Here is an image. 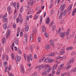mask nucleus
<instances>
[{"instance_id": "4be33fe9", "label": "nucleus", "mask_w": 76, "mask_h": 76, "mask_svg": "<svg viewBox=\"0 0 76 76\" xmlns=\"http://www.w3.org/2000/svg\"><path fill=\"white\" fill-rule=\"evenodd\" d=\"M24 38H25L24 39H25V40H26V39L28 40V36H27V35L26 34H24Z\"/></svg>"}, {"instance_id": "20e7f679", "label": "nucleus", "mask_w": 76, "mask_h": 76, "mask_svg": "<svg viewBox=\"0 0 76 76\" xmlns=\"http://www.w3.org/2000/svg\"><path fill=\"white\" fill-rule=\"evenodd\" d=\"M66 6V4H62L61 5L60 7L59 8V9L61 10V11H63L64 8H65V7Z\"/></svg>"}, {"instance_id": "e2e57ef3", "label": "nucleus", "mask_w": 76, "mask_h": 76, "mask_svg": "<svg viewBox=\"0 0 76 76\" xmlns=\"http://www.w3.org/2000/svg\"><path fill=\"white\" fill-rule=\"evenodd\" d=\"M62 68H63L62 67H61V66H59V67H58V70H61V69H62Z\"/></svg>"}, {"instance_id": "864d4df0", "label": "nucleus", "mask_w": 76, "mask_h": 76, "mask_svg": "<svg viewBox=\"0 0 76 76\" xmlns=\"http://www.w3.org/2000/svg\"><path fill=\"white\" fill-rule=\"evenodd\" d=\"M24 58H25V60H26V54H24Z\"/></svg>"}, {"instance_id": "13d9d810", "label": "nucleus", "mask_w": 76, "mask_h": 76, "mask_svg": "<svg viewBox=\"0 0 76 76\" xmlns=\"http://www.w3.org/2000/svg\"><path fill=\"white\" fill-rule=\"evenodd\" d=\"M7 35L6 36V38H7V37H9V35H10V33H8V32H7Z\"/></svg>"}, {"instance_id": "4c0bfd02", "label": "nucleus", "mask_w": 76, "mask_h": 76, "mask_svg": "<svg viewBox=\"0 0 76 76\" xmlns=\"http://www.w3.org/2000/svg\"><path fill=\"white\" fill-rule=\"evenodd\" d=\"M45 36L46 37V38H47L48 37V36H49V35H48V34L45 32Z\"/></svg>"}, {"instance_id": "bb28decb", "label": "nucleus", "mask_w": 76, "mask_h": 76, "mask_svg": "<svg viewBox=\"0 0 76 76\" xmlns=\"http://www.w3.org/2000/svg\"><path fill=\"white\" fill-rule=\"evenodd\" d=\"M63 12L61 13V14L59 17V19H61L62 16H63Z\"/></svg>"}, {"instance_id": "a878e982", "label": "nucleus", "mask_w": 76, "mask_h": 76, "mask_svg": "<svg viewBox=\"0 0 76 76\" xmlns=\"http://www.w3.org/2000/svg\"><path fill=\"white\" fill-rule=\"evenodd\" d=\"M67 10H65L64 11L63 13V15L64 16H66V13H67Z\"/></svg>"}, {"instance_id": "f3484780", "label": "nucleus", "mask_w": 76, "mask_h": 76, "mask_svg": "<svg viewBox=\"0 0 76 76\" xmlns=\"http://www.w3.org/2000/svg\"><path fill=\"white\" fill-rule=\"evenodd\" d=\"M76 13V8H75L72 11V15L73 16L75 15V13Z\"/></svg>"}, {"instance_id": "4468645a", "label": "nucleus", "mask_w": 76, "mask_h": 76, "mask_svg": "<svg viewBox=\"0 0 76 76\" xmlns=\"http://www.w3.org/2000/svg\"><path fill=\"white\" fill-rule=\"evenodd\" d=\"M51 46H50V45H48L45 46V48L46 49V50H50V48Z\"/></svg>"}, {"instance_id": "b1692460", "label": "nucleus", "mask_w": 76, "mask_h": 76, "mask_svg": "<svg viewBox=\"0 0 76 76\" xmlns=\"http://www.w3.org/2000/svg\"><path fill=\"white\" fill-rule=\"evenodd\" d=\"M34 48V45H33L30 47V51H32Z\"/></svg>"}, {"instance_id": "423d86ee", "label": "nucleus", "mask_w": 76, "mask_h": 76, "mask_svg": "<svg viewBox=\"0 0 76 76\" xmlns=\"http://www.w3.org/2000/svg\"><path fill=\"white\" fill-rule=\"evenodd\" d=\"M14 41L15 44L18 45V44H19V41H18V39L17 38V37H16L14 39Z\"/></svg>"}, {"instance_id": "603ef678", "label": "nucleus", "mask_w": 76, "mask_h": 76, "mask_svg": "<svg viewBox=\"0 0 76 76\" xmlns=\"http://www.w3.org/2000/svg\"><path fill=\"white\" fill-rule=\"evenodd\" d=\"M20 12L21 13H22V12H23V8H21L20 9Z\"/></svg>"}, {"instance_id": "7ed1b4c3", "label": "nucleus", "mask_w": 76, "mask_h": 76, "mask_svg": "<svg viewBox=\"0 0 76 76\" xmlns=\"http://www.w3.org/2000/svg\"><path fill=\"white\" fill-rule=\"evenodd\" d=\"M33 57H32V55L31 53L29 55H27V59L28 62H29V60H30L31 61H32V59Z\"/></svg>"}, {"instance_id": "f8f14e48", "label": "nucleus", "mask_w": 76, "mask_h": 76, "mask_svg": "<svg viewBox=\"0 0 76 76\" xmlns=\"http://www.w3.org/2000/svg\"><path fill=\"white\" fill-rule=\"evenodd\" d=\"M7 10L9 12V13L10 14H11L12 13V11H11V7H7Z\"/></svg>"}, {"instance_id": "e433bc0d", "label": "nucleus", "mask_w": 76, "mask_h": 76, "mask_svg": "<svg viewBox=\"0 0 76 76\" xmlns=\"http://www.w3.org/2000/svg\"><path fill=\"white\" fill-rule=\"evenodd\" d=\"M29 10L30 11L29 12L31 14H32V13H33V12H34V11L32 9H30Z\"/></svg>"}, {"instance_id": "49530a36", "label": "nucleus", "mask_w": 76, "mask_h": 76, "mask_svg": "<svg viewBox=\"0 0 76 76\" xmlns=\"http://www.w3.org/2000/svg\"><path fill=\"white\" fill-rule=\"evenodd\" d=\"M72 72H76V68H75L73 69L72 70Z\"/></svg>"}, {"instance_id": "c85d7f7f", "label": "nucleus", "mask_w": 76, "mask_h": 76, "mask_svg": "<svg viewBox=\"0 0 76 76\" xmlns=\"http://www.w3.org/2000/svg\"><path fill=\"white\" fill-rule=\"evenodd\" d=\"M72 47H70V48H66V50L67 51H69V50H73Z\"/></svg>"}, {"instance_id": "aec40b11", "label": "nucleus", "mask_w": 76, "mask_h": 76, "mask_svg": "<svg viewBox=\"0 0 76 76\" xmlns=\"http://www.w3.org/2000/svg\"><path fill=\"white\" fill-rule=\"evenodd\" d=\"M55 55H56L55 53H52L49 54L48 56H50V57H51V56H55Z\"/></svg>"}, {"instance_id": "72a5a7b5", "label": "nucleus", "mask_w": 76, "mask_h": 76, "mask_svg": "<svg viewBox=\"0 0 76 76\" xmlns=\"http://www.w3.org/2000/svg\"><path fill=\"white\" fill-rule=\"evenodd\" d=\"M5 39H6V38H3V39H2V43L3 44H4V42H5Z\"/></svg>"}, {"instance_id": "79ce46f5", "label": "nucleus", "mask_w": 76, "mask_h": 76, "mask_svg": "<svg viewBox=\"0 0 76 76\" xmlns=\"http://www.w3.org/2000/svg\"><path fill=\"white\" fill-rule=\"evenodd\" d=\"M7 62L4 61V66H7Z\"/></svg>"}, {"instance_id": "58836bf2", "label": "nucleus", "mask_w": 76, "mask_h": 76, "mask_svg": "<svg viewBox=\"0 0 76 76\" xmlns=\"http://www.w3.org/2000/svg\"><path fill=\"white\" fill-rule=\"evenodd\" d=\"M55 29H56V26H54L52 27V30L53 31H55Z\"/></svg>"}, {"instance_id": "f704fd0d", "label": "nucleus", "mask_w": 76, "mask_h": 76, "mask_svg": "<svg viewBox=\"0 0 76 76\" xmlns=\"http://www.w3.org/2000/svg\"><path fill=\"white\" fill-rule=\"evenodd\" d=\"M17 5H16V6L17 7V9L18 10L19 8V3L18 2H17Z\"/></svg>"}, {"instance_id": "cd10ccee", "label": "nucleus", "mask_w": 76, "mask_h": 76, "mask_svg": "<svg viewBox=\"0 0 76 76\" xmlns=\"http://www.w3.org/2000/svg\"><path fill=\"white\" fill-rule=\"evenodd\" d=\"M53 69H57V65H55L53 66Z\"/></svg>"}, {"instance_id": "5fc2aeb1", "label": "nucleus", "mask_w": 76, "mask_h": 76, "mask_svg": "<svg viewBox=\"0 0 76 76\" xmlns=\"http://www.w3.org/2000/svg\"><path fill=\"white\" fill-rule=\"evenodd\" d=\"M38 41L39 42H40V41H41V37H39L38 38Z\"/></svg>"}, {"instance_id": "37998d69", "label": "nucleus", "mask_w": 76, "mask_h": 76, "mask_svg": "<svg viewBox=\"0 0 76 76\" xmlns=\"http://www.w3.org/2000/svg\"><path fill=\"white\" fill-rule=\"evenodd\" d=\"M60 73V71H59V70L58 69L57 70V72L56 73V74L57 75H59V74Z\"/></svg>"}, {"instance_id": "c9c22d12", "label": "nucleus", "mask_w": 76, "mask_h": 76, "mask_svg": "<svg viewBox=\"0 0 76 76\" xmlns=\"http://www.w3.org/2000/svg\"><path fill=\"white\" fill-rule=\"evenodd\" d=\"M19 22L20 23H22V22H23V18L22 17H20V19Z\"/></svg>"}, {"instance_id": "412c9836", "label": "nucleus", "mask_w": 76, "mask_h": 76, "mask_svg": "<svg viewBox=\"0 0 76 76\" xmlns=\"http://www.w3.org/2000/svg\"><path fill=\"white\" fill-rule=\"evenodd\" d=\"M71 68V65H68L66 67V68L67 70H69V69H70Z\"/></svg>"}, {"instance_id": "c03bdc74", "label": "nucleus", "mask_w": 76, "mask_h": 76, "mask_svg": "<svg viewBox=\"0 0 76 76\" xmlns=\"http://www.w3.org/2000/svg\"><path fill=\"white\" fill-rule=\"evenodd\" d=\"M67 74V72H64L61 75V76H65Z\"/></svg>"}, {"instance_id": "6e6552de", "label": "nucleus", "mask_w": 76, "mask_h": 76, "mask_svg": "<svg viewBox=\"0 0 76 76\" xmlns=\"http://www.w3.org/2000/svg\"><path fill=\"white\" fill-rule=\"evenodd\" d=\"M16 59L17 60V61H20L21 60V57L18 56H17L15 58V60Z\"/></svg>"}, {"instance_id": "774afa93", "label": "nucleus", "mask_w": 76, "mask_h": 76, "mask_svg": "<svg viewBox=\"0 0 76 76\" xmlns=\"http://www.w3.org/2000/svg\"><path fill=\"white\" fill-rule=\"evenodd\" d=\"M27 65H28V67H31V64H30V63H28L27 64Z\"/></svg>"}, {"instance_id": "a18cd8bd", "label": "nucleus", "mask_w": 76, "mask_h": 76, "mask_svg": "<svg viewBox=\"0 0 76 76\" xmlns=\"http://www.w3.org/2000/svg\"><path fill=\"white\" fill-rule=\"evenodd\" d=\"M3 22L5 23L6 22V21H7V18H4Z\"/></svg>"}, {"instance_id": "1a4fd4ad", "label": "nucleus", "mask_w": 76, "mask_h": 76, "mask_svg": "<svg viewBox=\"0 0 76 76\" xmlns=\"http://www.w3.org/2000/svg\"><path fill=\"white\" fill-rule=\"evenodd\" d=\"M71 60L69 61H68L67 63V64H70L71 63H73L74 62V58H72Z\"/></svg>"}, {"instance_id": "0eeeda50", "label": "nucleus", "mask_w": 76, "mask_h": 76, "mask_svg": "<svg viewBox=\"0 0 76 76\" xmlns=\"http://www.w3.org/2000/svg\"><path fill=\"white\" fill-rule=\"evenodd\" d=\"M21 72L22 73L24 74L25 73V69L23 68V66H22V65H20Z\"/></svg>"}, {"instance_id": "6e6d98bb", "label": "nucleus", "mask_w": 76, "mask_h": 76, "mask_svg": "<svg viewBox=\"0 0 76 76\" xmlns=\"http://www.w3.org/2000/svg\"><path fill=\"white\" fill-rule=\"evenodd\" d=\"M54 24V21H52L51 24H50V26H53V25Z\"/></svg>"}, {"instance_id": "2eb2a0df", "label": "nucleus", "mask_w": 76, "mask_h": 76, "mask_svg": "<svg viewBox=\"0 0 76 76\" xmlns=\"http://www.w3.org/2000/svg\"><path fill=\"white\" fill-rule=\"evenodd\" d=\"M34 4V2L32 1L31 0L28 2V5H31V6H32V5H33Z\"/></svg>"}, {"instance_id": "680f3d73", "label": "nucleus", "mask_w": 76, "mask_h": 76, "mask_svg": "<svg viewBox=\"0 0 76 76\" xmlns=\"http://www.w3.org/2000/svg\"><path fill=\"white\" fill-rule=\"evenodd\" d=\"M64 22V20H61L60 23L61 24H63V23Z\"/></svg>"}, {"instance_id": "7c9ffc66", "label": "nucleus", "mask_w": 76, "mask_h": 76, "mask_svg": "<svg viewBox=\"0 0 76 76\" xmlns=\"http://www.w3.org/2000/svg\"><path fill=\"white\" fill-rule=\"evenodd\" d=\"M28 40H25V39H24V41H23L24 44H26L27 43V41H28Z\"/></svg>"}, {"instance_id": "6ab92c4d", "label": "nucleus", "mask_w": 76, "mask_h": 76, "mask_svg": "<svg viewBox=\"0 0 76 76\" xmlns=\"http://www.w3.org/2000/svg\"><path fill=\"white\" fill-rule=\"evenodd\" d=\"M70 28H68L66 33V36H68V35H69V33L70 32Z\"/></svg>"}, {"instance_id": "ea45409f", "label": "nucleus", "mask_w": 76, "mask_h": 76, "mask_svg": "<svg viewBox=\"0 0 76 76\" xmlns=\"http://www.w3.org/2000/svg\"><path fill=\"white\" fill-rule=\"evenodd\" d=\"M33 31L34 34H36L37 33V30L35 28H34L33 30Z\"/></svg>"}, {"instance_id": "9d476101", "label": "nucleus", "mask_w": 76, "mask_h": 76, "mask_svg": "<svg viewBox=\"0 0 76 76\" xmlns=\"http://www.w3.org/2000/svg\"><path fill=\"white\" fill-rule=\"evenodd\" d=\"M64 53V49H62L60 52L59 55L60 56H61V55L63 54Z\"/></svg>"}, {"instance_id": "3c124183", "label": "nucleus", "mask_w": 76, "mask_h": 76, "mask_svg": "<svg viewBox=\"0 0 76 76\" xmlns=\"http://www.w3.org/2000/svg\"><path fill=\"white\" fill-rule=\"evenodd\" d=\"M14 48H15V51H16L17 50H18V51H19V49H18V50L17 49V48L16 47V46L14 47Z\"/></svg>"}, {"instance_id": "de8ad7c7", "label": "nucleus", "mask_w": 76, "mask_h": 76, "mask_svg": "<svg viewBox=\"0 0 76 76\" xmlns=\"http://www.w3.org/2000/svg\"><path fill=\"white\" fill-rule=\"evenodd\" d=\"M5 68V73H7V70L8 67H7V66H6Z\"/></svg>"}, {"instance_id": "9b49d317", "label": "nucleus", "mask_w": 76, "mask_h": 76, "mask_svg": "<svg viewBox=\"0 0 76 76\" xmlns=\"http://www.w3.org/2000/svg\"><path fill=\"white\" fill-rule=\"evenodd\" d=\"M60 37H61L62 39H64L65 37V35L64 34V33H61L60 34Z\"/></svg>"}, {"instance_id": "ddd939ff", "label": "nucleus", "mask_w": 76, "mask_h": 76, "mask_svg": "<svg viewBox=\"0 0 76 76\" xmlns=\"http://www.w3.org/2000/svg\"><path fill=\"white\" fill-rule=\"evenodd\" d=\"M50 17H48L47 18V20H46V22L47 24H49L50 23Z\"/></svg>"}, {"instance_id": "8fccbe9b", "label": "nucleus", "mask_w": 76, "mask_h": 76, "mask_svg": "<svg viewBox=\"0 0 76 76\" xmlns=\"http://www.w3.org/2000/svg\"><path fill=\"white\" fill-rule=\"evenodd\" d=\"M3 26L5 28H6V27H7V24H6V23H5L3 25Z\"/></svg>"}, {"instance_id": "a211bd4d", "label": "nucleus", "mask_w": 76, "mask_h": 76, "mask_svg": "<svg viewBox=\"0 0 76 76\" xmlns=\"http://www.w3.org/2000/svg\"><path fill=\"white\" fill-rule=\"evenodd\" d=\"M25 30L26 32H28L29 30V26L27 25L26 26L25 28Z\"/></svg>"}, {"instance_id": "473e14b6", "label": "nucleus", "mask_w": 76, "mask_h": 76, "mask_svg": "<svg viewBox=\"0 0 76 76\" xmlns=\"http://www.w3.org/2000/svg\"><path fill=\"white\" fill-rule=\"evenodd\" d=\"M13 4H14V7H15V8H16V2H14V3L13 4V3H12L11 4V6H13Z\"/></svg>"}, {"instance_id": "a19ab883", "label": "nucleus", "mask_w": 76, "mask_h": 76, "mask_svg": "<svg viewBox=\"0 0 76 76\" xmlns=\"http://www.w3.org/2000/svg\"><path fill=\"white\" fill-rule=\"evenodd\" d=\"M33 38H34L33 35L32 34H31L30 37V41H32V39H33Z\"/></svg>"}, {"instance_id": "338daca9", "label": "nucleus", "mask_w": 76, "mask_h": 76, "mask_svg": "<svg viewBox=\"0 0 76 76\" xmlns=\"http://www.w3.org/2000/svg\"><path fill=\"white\" fill-rule=\"evenodd\" d=\"M9 60V57L8 56V55H7L6 60Z\"/></svg>"}, {"instance_id": "c756f323", "label": "nucleus", "mask_w": 76, "mask_h": 76, "mask_svg": "<svg viewBox=\"0 0 76 76\" xmlns=\"http://www.w3.org/2000/svg\"><path fill=\"white\" fill-rule=\"evenodd\" d=\"M11 55L12 59V60H14V58H15V55L14 54H13V53H12Z\"/></svg>"}, {"instance_id": "f03ea898", "label": "nucleus", "mask_w": 76, "mask_h": 76, "mask_svg": "<svg viewBox=\"0 0 76 76\" xmlns=\"http://www.w3.org/2000/svg\"><path fill=\"white\" fill-rule=\"evenodd\" d=\"M54 61V59H50L48 58H46L44 60L45 63H52Z\"/></svg>"}, {"instance_id": "f257e3e1", "label": "nucleus", "mask_w": 76, "mask_h": 76, "mask_svg": "<svg viewBox=\"0 0 76 76\" xmlns=\"http://www.w3.org/2000/svg\"><path fill=\"white\" fill-rule=\"evenodd\" d=\"M51 70V68L50 66H47L44 69V72L42 73V75L46 76L48 73H49Z\"/></svg>"}, {"instance_id": "dca6fc26", "label": "nucleus", "mask_w": 76, "mask_h": 76, "mask_svg": "<svg viewBox=\"0 0 76 76\" xmlns=\"http://www.w3.org/2000/svg\"><path fill=\"white\" fill-rule=\"evenodd\" d=\"M45 65H42L40 66L39 68V70H41L42 68H45Z\"/></svg>"}, {"instance_id": "09e8293b", "label": "nucleus", "mask_w": 76, "mask_h": 76, "mask_svg": "<svg viewBox=\"0 0 76 76\" xmlns=\"http://www.w3.org/2000/svg\"><path fill=\"white\" fill-rule=\"evenodd\" d=\"M13 27L14 28H16V24L14 23L13 25Z\"/></svg>"}, {"instance_id": "0e129e2a", "label": "nucleus", "mask_w": 76, "mask_h": 76, "mask_svg": "<svg viewBox=\"0 0 76 76\" xmlns=\"http://www.w3.org/2000/svg\"><path fill=\"white\" fill-rule=\"evenodd\" d=\"M53 4H51L50 5L49 8L50 9H51V8H52V7H53Z\"/></svg>"}, {"instance_id": "393cba45", "label": "nucleus", "mask_w": 76, "mask_h": 76, "mask_svg": "<svg viewBox=\"0 0 76 76\" xmlns=\"http://www.w3.org/2000/svg\"><path fill=\"white\" fill-rule=\"evenodd\" d=\"M45 57H43L42 58L39 60V63H41V62L42 61H43V60H44L45 59Z\"/></svg>"}, {"instance_id": "2f4dec72", "label": "nucleus", "mask_w": 76, "mask_h": 76, "mask_svg": "<svg viewBox=\"0 0 76 76\" xmlns=\"http://www.w3.org/2000/svg\"><path fill=\"white\" fill-rule=\"evenodd\" d=\"M58 32H57V30H56V33H57V34H59L60 33V31H61V28H59V30L58 31Z\"/></svg>"}, {"instance_id": "69168bd1", "label": "nucleus", "mask_w": 76, "mask_h": 76, "mask_svg": "<svg viewBox=\"0 0 76 76\" xmlns=\"http://www.w3.org/2000/svg\"><path fill=\"white\" fill-rule=\"evenodd\" d=\"M37 18H38V16L37 15H36L34 17V19L36 20Z\"/></svg>"}, {"instance_id": "39448f33", "label": "nucleus", "mask_w": 76, "mask_h": 76, "mask_svg": "<svg viewBox=\"0 0 76 76\" xmlns=\"http://www.w3.org/2000/svg\"><path fill=\"white\" fill-rule=\"evenodd\" d=\"M72 5H70L68 7V11L69 14L70 15V13L72 12Z\"/></svg>"}, {"instance_id": "052dcab7", "label": "nucleus", "mask_w": 76, "mask_h": 76, "mask_svg": "<svg viewBox=\"0 0 76 76\" xmlns=\"http://www.w3.org/2000/svg\"><path fill=\"white\" fill-rule=\"evenodd\" d=\"M52 73H53L52 74H53V75H54V74H55L56 72H55V71L54 70V69H53L52 70Z\"/></svg>"}, {"instance_id": "5701e85b", "label": "nucleus", "mask_w": 76, "mask_h": 76, "mask_svg": "<svg viewBox=\"0 0 76 76\" xmlns=\"http://www.w3.org/2000/svg\"><path fill=\"white\" fill-rule=\"evenodd\" d=\"M50 44L52 46H54V43L53 42V40H50Z\"/></svg>"}, {"instance_id": "bf43d9fd", "label": "nucleus", "mask_w": 76, "mask_h": 76, "mask_svg": "<svg viewBox=\"0 0 76 76\" xmlns=\"http://www.w3.org/2000/svg\"><path fill=\"white\" fill-rule=\"evenodd\" d=\"M26 18L27 20H29V16H26Z\"/></svg>"}, {"instance_id": "4d7b16f0", "label": "nucleus", "mask_w": 76, "mask_h": 76, "mask_svg": "<svg viewBox=\"0 0 76 76\" xmlns=\"http://www.w3.org/2000/svg\"><path fill=\"white\" fill-rule=\"evenodd\" d=\"M37 72H35L34 73L33 76H37Z\"/></svg>"}]
</instances>
